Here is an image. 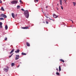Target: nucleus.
Here are the masks:
<instances>
[{
  "label": "nucleus",
  "mask_w": 76,
  "mask_h": 76,
  "mask_svg": "<svg viewBox=\"0 0 76 76\" xmlns=\"http://www.w3.org/2000/svg\"><path fill=\"white\" fill-rule=\"evenodd\" d=\"M24 15H25V16L26 18H29V11L28 10H26L24 12Z\"/></svg>",
  "instance_id": "nucleus-1"
},
{
  "label": "nucleus",
  "mask_w": 76,
  "mask_h": 76,
  "mask_svg": "<svg viewBox=\"0 0 76 76\" xmlns=\"http://www.w3.org/2000/svg\"><path fill=\"white\" fill-rule=\"evenodd\" d=\"M18 3V1L16 0H13L11 2V3L12 4H17Z\"/></svg>",
  "instance_id": "nucleus-2"
},
{
  "label": "nucleus",
  "mask_w": 76,
  "mask_h": 76,
  "mask_svg": "<svg viewBox=\"0 0 76 76\" xmlns=\"http://www.w3.org/2000/svg\"><path fill=\"white\" fill-rule=\"evenodd\" d=\"M53 17L54 18H58V15H56L55 14H53Z\"/></svg>",
  "instance_id": "nucleus-3"
},
{
  "label": "nucleus",
  "mask_w": 76,
  "mask_h": 76,
  "mask_svg": "<svg viewBox=\"0 0 76 76\" xmlns=\"http://www.w3.org/2000/svg\"><path fill=\"white\" fill-rule=\"evenodd\" d=\"M22 29H29V27H25L21 28Z\"/></svg>",
  "instance_id": "nucleus-4"
},
{
  "label": "nucleus",
  "mask_w": 76,
  "mask_h": 76,
  "mask_svg": "<svg viewBox=\"0 0 76 76\" xmlns=\"http://www.w3.org/2000/svg\"><path fill=\"white\" fill-rule=\"evenodd\" d=\"M4 71L5 72H7L8 71H9V70L8 69H6V68H4Z\"/></svg>",
  "instance_id": "nucleus-5"
},
{
  "label": "nucleus",
  "mask_w": 76,
  "mask_h": 76,
  "mask_svg": "<svg viewBox=\"0 0 76 76\" xmlns=\"http://www.w3.org/2000/svg\"><path fill=\"white\" fill-rule=\"evenodd\" d=\"M20 51L19 49H18L16 51H15V53H19Z\"/></svg>",
  "instance_id": "nucleus-6"
},
{
  "label": "nucleus",
  "mask_w": 76,
  "mask_h": 76,
  "mask_svg": "<svg viewBox=\"0 0 76 76\" xmlns=\"http://www.w3.org/2000/svg\"><path fill=\"white\" fill-rule=\"evenodd\" d=\"M26 44L27 45V47H30V44H29L28 42H26Z\"/></svg>",
  "instance_id": "nucleus-7"
},
{
  "label": "nucleus",
  "mask_w": 76,
  "mask_h": 76,
  "mask_svg": "<svg viewBox=\"0 0 76 76\" xmlns=\"http://www.w3.org/2000/svg\"><path fill=\"white\" fill-rule=\"evenodd\" d=\"M11 15L12 18H15V14L14 13H12Z\"/></svg>",
  "instance_id": "nucleus-8"
},
{
  "label": "nucleus",
  "mask_w": 76,
  "mask_h": 76,
  "mask_svg": "<svg viewBox=\"0 0 76 76\" xmlns=\"http://www.w3.org/2000/svg\"><path fill=\"white\" fill-rule=\"evenodd\" d=\"M14 52V49H13L10 52V54H12V53H13V52Z\"/></svg>",
  "instance_id": "nucleus-9"
},
{
  "label": "nucleus",
  "mask_w": 76,
  "mask_h": 76,
  "mask_svg": "<svg viewBox=\"0 0 76 76\" xmlns=\"http://www.w3.org/2000/svg\"><path fill=\"white\" fill-rule=\"evenodd\" d=\"M5 28L6 30H7L8 28V26H7V25H6L5 27Z\"/></svg>",
  "instance_id": "nucleus-10"
},
{
  "label": "nucleus",
  "mask_w": 76,
  "mask_h": 76,
  "mask_svg": "<svg viewBox=\"0 0 76 76\" xmlns=\"http://www.w3.org/2000/svg\"><path fill=\"white\" fill-rule=\"evenodd\" d=\"M1 10L2 11H4V8L3 7H2L1 8Z\"/></svg>",
  "instance_id": "nucleus-11"
},
{
  "label": "nucleus",
  "mask_w": 76,
  "mask_h": 76,
  "mask_svg": "<svg viewBox=\"0 0 76 76\" xmlns=\"http://www.w3.org/2000/svg\"><path fill=\"white\" fill-rule=\"evenodd\" d=\"M72 3H73V4L74 6H76V3L75 2H72Z\"/></svg>",
  "instance_id": "nucleus-12"
},
{
  "label": "nucleus",
  "mask_w": 76,
  "mask_h": 76,
  "mask_svg": "<svg viewBox=\"0 0 76 76\" xmlns=\"http://www.w3.org/2000/svg\"><path fill=\"white\" fill-rule=\"evenodd\" d=\"M21 54L22 55H23V56H26V53H21Z\"/></svg>",
  "instance_id": "nucleus-13"
},
{
  "label": "nucleus",
  "mask_w": 76,
  "mask_h": 76,
  "mask_svg": "<svg viewBox=\"0 0 76 76\" xmlns=\"http://www.w3.org/2000/svg\"><path fill=\"white\" fill-rule=\"evenodd\" d=\"M17 9H19L20 8V7L19 5H18L17 7Z\"/></svg>",
  "instance_id": "nucleus-14"
},
{
  "label": "nucleus",
  "mask_w": 76,
  "mask_h": 76,
  "mask_svg": "<svg viewBox=\"0 0 76 76\" xmlns=\"http://www.w3.org/2000/svg\"><path fill=\"white\" fill-rule=\"evenodd\" d=\"M59 72H60L61 70V66H59Z\"/></svg>",
  "instance_id": "nucleus-15"
},
{
  "label": "nucleus",
  "mask_w": 76,
  "mask_h": 76,
  "mask_svg": "<svg viewBox=\"0 0 76 76\" xmlns=\"http://www.w3.org/2000/svg\"><path fill=\"white\" fill-rule=\"evenodd\" d=\"M4 14H2L1 15H0V16L1 17H4Z\"/></svg>",
  "instance_id": "nucleus-16"
},
{
  "label": "nucleus",
  "mask_w": 76,
  "mask_h": 76,
  "mask_svg": "<svg viewBox=\"0 0 76 76\" xmlns=\"http://www.w3.org/2000/svg\"><path fill=\"white\" fill-rule=\"evenodd\" d=\"M60 61H62V62H63V63H64V61L62 59H60Z\"/></svg>",
  "instance_id": "nucleus-17"
},
{
  "label": "nucleus",
  "mask_w": 76,
  "mask_h": 76,
  "mask_svg": "<svg viewBox=\"0 0 76 76\" xmlns=\"http://www.w3.org/2000/svg\"><path fill=\"white\" fill-rule=\"evenodd\" d=\"M11 65L12 66H15V64L13 63H11Z\"/></svg>",
  "instance_id": "nucleus-18"
},
{
  "label": "nucleus",
  "mask_w": 76,
  "mask_h": 76,
  "mask_svg": "<svg viewBox=\"0 0 76 76\" xmlns=\"http://www.w3.org/2000/svg\"><path fill=\"white\" fill-rule=\"evenodd\" d=\"M3 18H7V16L4 14Z\"/></svg>",
  "instance_id": "nucleus-19"
},
{
  "label": "nucleus",
  "mask_w": 76,
  "mask_h": 76,
  "mask_svg": "<svg viewBox=\"0 0 76 76\" xmlns=\"http://www.w3.org/2000/svg\"><path fill=\"white\" fill-rule=\"evenodd\" d=\"M19 58H18V57H15V60H18V59H19Z\"/></svg>",
  "instance_id": "nucleus-20"
},
{
  "label": "nucleus",
  "mask_w": 76,
  "mask_h": 76,
  "mask_svg": "<svg viewBox=\"0 0 76 76\" xmlns=\"http://www.w3.org/2000/svg\"><path fill=\"white\" fill-rule=\"evenodd\" d=\"M15 57H18V58H19V55H16Z\"/></svg>",
  "instance_id": "nucleus-21"
},
{
  "label": "nucleus",
  "mask_w": 76,
  "mask_h": 76,
  "mask_svg": "<svg viewBox=\"0 0 76 76\" xmlns=\"http://www.w3.org/2000/svg\"><path fill=\"white\" fill-rule=\"evenodd\" d=\"M56 74L57 75H60V74H59V73L58 72H56Z\"/></svg>",
  "instance_id": "nucleus-22"
},
{
  "label": "nucleus",
  "mask_w": 76,
  "mask_h": 76,
  "mask_svg": "<svg viewBox=\"0 0 76 76\" xmlns=\"http://www.w3.org/2000/svg\"><path fill=\"white\" fill-rule=\"evenodd\" d=\"M13 53L11 55H10V56H9V58H10V57H12V56H13Z\"/></svg>",
  "instance_id": "nucleus-23"
},
{
  "label": "nucleus",
  "mask_w": 76,
  "mask_h": 76,
  "mask_svg": "<svg viewBox=\"0 0 76 76\" xmlns=\"http://www.w3.org/2000/svg\"><path fill=\"white\" fill-rule=\"evenodd\" d=\"M0 20H4V19L3 18H0Z\"/></svg>",
  "instance_id": "nucleus-24"
},
{
  "label": "nucleus",
  "mask_w": 76,
  "mask_h": 76,
  "mask_svg": "<svg viewBox=\"0 0 76 76\" xmlns=\"http://www.w3.org/2000/svg\"><path fill=\"white\" fill-rule=\"evenodd\" d=\"M66 0H64V1L65 3V4H67V2H66Z\"/></svg>",
  "instance_id": "nucleus-25"
},
{
  "label": "nucleus",
  "mask_w": 76,
  "mask_h": 76,
  "mask_svg": "<svg viewBox=\"0 0 76 76\" xmlns=\"http://www.w3.org/2000/svg\"><path fill=\"white\" fill-rule=\"evenodd\" d=\"M2 24H3V23H2L0 22V25H2Z\"/></svg>",
  "instance_id": "nucleus-26"
},
{
  "label": "nucleus",
  "mask_w": 76,
  "mask_h": 76,
  "mask_svg": "<svg viewBox=\"0 0 76 76\" xmlns=\"http://www.w3.org/2000/svg\"><path fill=\"white\" fill-rule=\"evenodd\" d=\"M7 38L6 37V38H5V39H4V40H5V41H6V40H7Z\"/></svg>",
  "instance_id": "nucleus-27"
},
{
  "label": "nucleus",
  "mask_w": 76,
  "mask_h": 76,
  "mask_svg": "<svg viewBox=\"0 0 76 76\" xmlns=\"http://www.w3.org/2000/svg\"><path fill=\"white\" fill-rule=\"evenodd\" d=\"M3 26H2V25H0V28H2Z\"/></svg>",
  "instance_id": "nucleus-28"
},
{
  "label": "nucleus",
  "mask_w": 76,
  "mask_h": 76,
  "mask_svg": "<svg viewBox=\"0 0 76 76\" xmlns=\"http://www.w3.org/2000/svg\"><path fill=\"white\" fill-rule=\"evenodd\" d=\"M61 9L62 10H63V8L62 6H61Z\"/></svg>",
  "instance_id": "nucleus-29"
},
{
  "label": "nucleus",
  "mask_w": 76,
  "mask_h": 76,
  "mask_svg": "<svg viewBox=\"0 0 76 76\" xmlns=\"http://www.w3.org/2000/svg\"><path fill=\"white\" fill-rule=\"evenodd\" d=\"M21 10H22V11H25V10H24V9H23V8L21 9Z\"/></svg>",
  "instance_id": "nucleus-30"
},
{
  "label": "nucleus",
  "mask_w": 76,
  "mask_h": 76,
  "mask_svg": "<svg viewBox=\"0 0 76 76\" xmlns=\"http://www.w3.org/2000/svg\"><path fill=\"white\" fill-rule=\"evenodd\" d=\"M56 70L57 71V72H58V68L56 69Z\"/></svg>",
  "instance_id": "nucleus-31"
},
{
  "label": "nucleus",
  "mask_w": 76,
  "mask_h": 76,
  "mask_svg": "<svg viewBox=\"0 0 76 76\" xmlns=\"http://www.w3.org/2000/svg\"><path fill=\"white\" fill-rule=\"evenodd\" d=\"M46 23L47 24H48V21H46Z\"/></svg>",
  "instance_id": "nucleus-32"
},
{
  "label": "nucleus",
  "mask_w": 76,
  "mask_h": 76,
  "mask_svg": "<svg viewBox=\"0 0 76 76\" xmlns=\"http://www.w3.org/2000/svg\"><path fill=\"white\" fill-rule=\"evenodd\" d=\"M34 1H35L38 2V0H34Z\"/></svg>",
  "instance_id": "nucleus-33"
},
{
  "label": "nucleus",
  "mask_w": 76,
  "mask_h": 76,
  "mask_svg": "<svg viewBox=\"0 0 76 76\" xmlns=\"http://www.w3.org/2000/svg\"><path fill=\"white\" fill-rule=\"evenodd\" d=\"M20 3H22V1H21V0H20Z\"/></svg>",
  "instance_id": "nucleus-34"
},
{
  "label": "nucleus",
  "mask_w": 76,
  "mask_h": 76,
  "mask_svg": "<svg viewBox=\"0 0 76 76\" xmlns=\"http://www.w3.org/2000/svg\"><path fill=\"white\" fill-rule=\"evenodd\" d=\"M71 20V21H72V23H73V21L72 20Z\"/></svg>",
  "instance_id": "nucleus-35"
},
{
  "label": "nucleus",
  "mask_w": 76,
  "mask_h": 76,
  "mask_svg": "<svg viewBox=\"0 0 76 76\" xmlns=\"http://www.w3.org/2000/svg\"><path fill=\"white\" fill-rule=\"evenodd\" d=\"M0 3H2V1L1 0H0Z\"/></svg>",
  "instance_id": "nucleus-36"
},
{
  "label": "nucleus",
  "mask_w": 76,
  "mask_h": 76,
  "mask_svg": "<svg viewBox=\"0 0 76 76\" xmlns=\"http://www.w3.org/2000/svg\"><path fill=\"white\" fill-rule=\"evenodd\" d=\"M49 19H50V20H52L50 18H49Z\"/></svg>",
  "instance_id": "nucleus-37"
},
{
  "label": "nucleus",
  "mask_w": 76,
  "mask_h": 76,
  "mask_svg": "<svg viewBox=\"0 0 76 76\" xmlns=\"http://www.w3.org/2000/svg\"><path fill=\"white\" fill-rule=\"evenodd\" d=\"M19 66H20V65H19L17 67L18 68V67H19Z\"/></svg>",
  "instance_id": "nucleus-38"
},
{
  "label": "nucleus",
  "mask_w": 76,
  "mask_h": 76,
  "mask_svg": "<svg viewBox=\"0 0 76 76\" xmlns=\"http://www.w3.org/2000/svg\"><path fill=\"white\" fill-rule=\"evenodd\" d=\"M60 2H62V1L61 0H60Z\"/></svg>",
  "instance_id": "nucleus-39"
},
{
  "label": "nucleus",
  "mask_w": 76,
  "mask_h": 76,
  "mask_svg": "<svg viewBox=\"0 0 76 76\" xmlns=\"http://www.w3.org/2000/svg\"><path fill=\"white\" fill-rule=\"evenodd\" d=\"M57 9V10H58V8H56Z\"/></svg>",
  "instance_id": "nucleus-40"
},
{
  "label": "nucleus",
  "mask_w": 76,
  "mask_h": 76,
  "mask_svg": "<svg viewBox=\"0 0 76 76\" xmlns=\"http://www.w3.org/2000/svg\"><path fill=\"white\" fill-rule=\"evenodd\" d=\"M60 4H62V2H60Z\"/></svg>",
  "instance_id": "nucleus-41"
},
{
  "label": "nucleus",
  "mask_w": 76,
  "mask_h": 76,
  "mask_svg": "<svg viewBox=\"0 0 76 76\" xmlns=\"http://www.w3.org/2000/svg\"><path fill=\"white\" fill-rule=\"evenodd\" d=\"M18 15V14H17L15 16H17V15Z\"/></svg>",
  "instance_id": "nucleus-42"
},
{
  "label": "nucleus",
  "mask_w": 76,
  "mask_h": 76,
  "mask_svg": "<svg viewBox=\"0 0 76 76\" xmlns=\"http://www.w3.org/2000/svg\"><path fill=\"white\" fill-rule=\"evenodd\" d=\"M46 8H48V7L47 6L46 7Z\"/></svg>",
  "instance_id": "nucleus-43"
},
{
  "label": "nucleus",
  "mask_w": 76,
  "mask_h": 76,
  "mask_svg": "<svg viewBox=\"0 0 76 76\" xmlns=\"http://www.w3.org/2000/svg\"><path fill=\"white\" fill-rule=\"evenodd\" d=\"M57 6H58V4H57Z\"/></svg>",
  "instance_id": "nucleus-44"
},
{
  "label": "nucleus",
  "mask_w": 76,
  "mask_h": 76,
  "mask_svg": "<svg viewBox=\"0 0 76 76\" xmlns=\"http://www.w3.org/2000/svg\"><path fill=\"white\" fill-rule=\"evenodd\" d=\"M61 5H62V4H60Z\"/></svg>",
  "instance_id": "nucleus-45"
},
{
  "label": "nucleus",
  "mask_w": 76,
  "mask_h": 76,
  "mask_svg": "<svg viewBox=\"0 0 76 76\" xmlns=\"http://www.w3.org/2000/svg\"><path fill=\"white\" fill-rule=\"evenodd\" d=\"M43 23H45V22H43Z\"/></svg>",
  "instance_id": "nucleus-46"
},
{
  "label": "nucleus",
  "mask_w": 76,
  "mask_h": 76,
  "mask_svg": "<svg viewBox=\"0 0 76 76\" xmlns=\"http://www.w3.org/2000/svg\"><path fill=\"white\" fill-rule=\"evenodd\" d=\"M20 63L21 64H22V63H21V62H20Z\"/></svg>",
  "instance_id": "nucleus-47"
},
{
  "label": "nucleus",
  "mask_w": 76,
  "mask_h": 76,
  "mask_svg": "<svg viewBox=\"0 0 76 76\" xmlns=\"http://www.w3.org/2000/svg\"><path fill=\"white\" fill-rule=\"evenodd\" d=\"M7 68H9V67H7Z\"/></svg>",
  "instance_id": "nucleus-48"
},
{
  "label": "nucleus",
  "mask_w": 76,
  "mask_h": 76,
  "mask_svg": "<svg viewBox=\"0 0 76 76\" xmlns=\"http://www.w3.org/2000/svg\"><path fill=\"white\" fill-rule=\"evenodd\" d=\"M0 76H1L0 75Z\"/></svg>",
  "instance_id": "nucleus-49"
}]
</instances>
